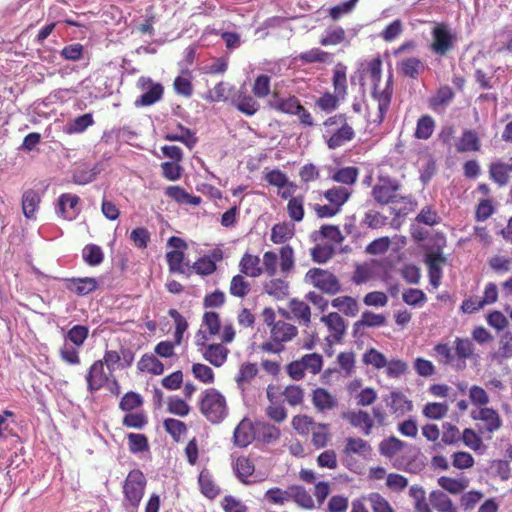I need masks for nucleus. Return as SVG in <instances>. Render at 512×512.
<instances>
[{"mask_svg": "<svg viewBox=\"0 0 512 512\" xmlns=\"http://www.w3.org/2000/svg\"><path fill=\"white\" fill-rule=\"evenodd\" d=\"M323 139L329 149H337L352 141L355 137L353 127L347 122L345 114H336L323 123Z\"/></svg>", "mask_w": 512, "mask_h": 512, "instance_id": "1", "label": "nucleus"}, {"mask_svg": "<svg viewBox=\"0 0 512 512\" xmlns=\"http://www.w3.org/2000/svg\"><path fill=\"white\" fill-rule=\"evenodd\" d=\"M199 408L205 418L213 424L221 423L228 415L226 398L215 388L202 392Z\"/></svg>", "mask_w": 512, "mask_h": 512, "instance_id": "2", "label": "nucleus"}, {"mask_svg": "<svg viewBox=\"0 0 512 512\" xmlns=\"http://www.w3.org/2000/svg\"><path fill=\"white\" fill-rule=\"evenodd\" d=\"M146 478L142 471H130L123 483V506L131 512H136L144 496Z\"/></svg>", "mask_w": 512, "mask_h": 512, "instance_id": "3", "label": "nucleus"}, {"mask_svg": "<svg viewBox=\"0 0 512 512\" xmlns=\"http://www.w3.org/2000/svg\"><path fill=\"white\" fill-rule=\"evenodd\" d=\"M430 50L438 56H445L455 47L456 32L446 23H435L431 30Z\"/></svg>", "mask_w": 512, "mask_h": 512, "instance_id": "4", "label": "nucleus"}, {"mask_svg": "<svg viewBox=\"0 0 512 512\" xmlns=\"http://www.w3.org/2000/svg\"><path fill=\"white\" fill-rule=\"evenodd\" d=\"M400 182L389 176H379L371 190L372 198L380 205L398 203L404 198L398 194Z\"/></svg>", "mask_w": 512, "mask_h": 512, "instance_id": "5", "label": "nucleus"}, {"mask_svg": "<svg viewBox=\"0 0 512 512\" xmlns=\"http://www.w3.org/2000/svg\"><path fill=\"white\" fill-rule=\"evenodd\" d=\"M305 280L329 295H335L341 291V284L338 278L328 270L311 268L306 273Z\"/></svg>", "mask_w": 512, "mask_h": 512, "instance_id": "6", "label": "nucleus"}, {"mask_svg": "<svg viewBox=\"0 0 512 512\" xmlns=\"http://www.w3.org/2000/svg\"><path fill=\"white\" fill-rule=\"evenodd\" d=\"M454 355L456 360L455 370L462 371L466 368L468 359L478 357L475 354V345L469 338L456 337L454 340Z\"/></svg>", "mask_w": 512, "mask_h": 512, "instance_id": "7", "label": "nucleus"}, {"mask_svg": "<svg viewBox=\"0 0 512 512\" xmlns=\"http://www.w3.org/2000/svg\"><path fill=\"white\" fill-rule=\"evenodd\" d=\"M138 86L147 89L135 102L137 106H150L159 101L163 95V87L159 83H152L150 78L140 77Z\"/></svg>", "mask_w": 512, "mask_h": 512, "instance_id": "8", "label": "nucleus"}, {"mask_svg": "<svg viewBox=\"0 0 512 512\" xmlns=\"http://www.w3.org/2000/svg\"><path fill=\"white\" fill-rule=\"evenodd\" d=\"M393 94L392 86V75H390L386 81V85L383 90L378 88L373 89L372 96L377 101L378 113L377 117L373 120L374 122L381 123L390 107L391 99Z\"/></svg>", "mask_w": 512, "mask_h": 512, "instance_id": "9", "label": "nucleus"}, {"mask_svg": "<svg viewBox=\"0 0 512 512\" xmlns=\"http://www.w3.org/2000/svg\"><path fill=\"white\" fill-rule=\"evenodd\" d=\"M79 196L71 193H63L58 198L57 214L65 220L72 221L80 213Z\"/></svg>", "mask_w": 512, "mask_h": 512, "instance_id": "10", "label": "nucleus"}, {"mask_svg": "<svg viewBox=\"0 0 512 512\" xmlns=\"http://www.w3.org/2000/svg\"><path fill=\"white\" fill-rule=\"evenodd\" d=\"M445 261L446 258L440 250L429 253L426 256L425 262L428 266L429 282L433 288H438L441 283L443 274L441 264L445 263Z\"/></svg>", "mask_w": 512, "mask_h": 512, "instance_id": "11", "label": "nucleus"}, {"mask_svg": "<svg viewBox=\"0 0 512 512\" xmlns=\"http://www.w3.org/2000/svg\"><path fill=\"white\" fill-rule=\"evenodd\" d=\"M255 440L263 444H274L281 436L280 429L266 421L254 422Z\"/></svg>", "mask_w": 512, "mask_h": 512, "instance_id": "12", "label": "nucleus"}, {"mask_svg": "<svg viewBox=\"0 0 512 512\" xmlns=\"http://www.w3.org/2000/svg\"><path fill=\"white\" fill-rule=\"evenodd\" d=\"M253 440H255L254 423L248 418H244L234 429L233 442L236 446L244 448Z\"/></svg>", "mask_w": 512, "mask_h": 512, "instance_id": "13", "label": "nucleus"}, {"mask_svg": "<svg viewBox=\"0 0 512 512\" xmlns=\"http://www.w3.org/2000/svg\"><path fill=\"white\" fill-rule=\"evenodd\" d=\"M88 390L93 393L101 389L107 381L102 360L95 361L86 374Z\"/></svg>", "mask_w": 512, "mask_h": 512, "instance_id": "14", "label": "nucleus"}, {"mask_svg": "<svg viewBox=\"0 0 512 512\" xmlns=\"http://www.w3.org/2000/svg\"><path fill=\"white\" fill-rule=\"evenodd\" d=\"M321 321L328 327L333 341L340 342L347 329L344 318L336 312H331L328 315L322 316Z\"/></svg>", "mask_w": 512, "mask_h": 512, "instance_id": "15", "label": "nucleus"}, {"mask_svg": "<svg viewBox=\"0 0 512 512\" xmlns=\"http://www.w3.org/2000/svg\"><path fill=\"white\" fill-rule=\"evenodd\" d=\"M66 288L78 296H86L98 288V281L93 277L65 279Z\"/></svg>", "mask_w": 512, "mask_h": 512, "instance_id": "16", "label": "nucleus"}, {"mask_svg": "<svg viewBox=\"0 0 512 512\" xmlns=\"http://www.w3.org/2000/svg\"><path fill=\"white\" fill-rule=\"evenodd\" d=\"M300 105V101L296 96L282 98L277 93H274L269 100V106L272 109L290 115H295L297 110L300 109Z\"/></svg>", "mask_w": 512, "mask_h": 512, "instance_id": "17", "label": "nucleus"}, {"mask_svg": "<svg viewBox=\"0 0 512 512\" xmlns=\"http://www.w3.org/2000/svg\"><path fill=\"white\" fill-rule=\"evenodd\" d=\"M203 358L215 367L222 366L228 355V349L222 344H209L205 349H200Z\"/></svg>", "mask_w": 512, "mask_h": 512, "instance_id": "18", "label": "nucleus"}, {"mask_svg": "<svg viewBox=\"0 0 512 512\" xmlns=\"http://www.w3.org/2000/svg\"><path fill=\"white\" fill-rule=\"evenodd\" d=\"M474 420H481L486 424V430L494 432L502 426V420L496 410L493 408L483 407L476 413H472Z\"/></svg>", "mask_w": 512, "mask_h": 512, "instance_id": "19", "label": "nucleus"}, {"mask_svg": "<svg viewBox=\"0 0 512 512\" xmlns=\"http://www.w3.org/2000/svg\"><path fill=\"white\" fill-rule=\"evenodd\" d=\"M312 403L319 411L331 410L338 405L337 398L325 388L313 390Z\"/></svg>", "mask_w": 512, "mask_h": 512, "instance_id": "20", "label": "nucleus"}, {"mask_svg": "<svg viewBox=\"0 0 512 512\" xmlns=\"http://www.w3.org/2000/svg\"><path fill=\"white\" fill-rule=\"evenodd\" d=\"M239 270L242 275L257 278L263 273L260 266V258L256 255L245 253L239 262Z\"/></svg>", "mask_w": 512, "mask_h": 512, "instance_id": "21", "label": "nucleus"}, {"mask_svg": "<svg viewBox=\"0 0 512 512\" xmlns=\"http://www.w3.org/2000/svg\"><path fill=\"white\" fill-rule=\"evenodd\" d=\"M481 143L478 134L471 129H465L456 143V150L459 153L477 152L480 150Z\"/></svg>", "mask_w": 512, "mask_h": 512, "instance_id": "22", "label": "nucleus"}, {"mask_svg": "<svg viewBox=\"0 0 512 512\" xmlns=\"http://www.w3.org/2000/svg\"><path fill=\"white\" fill-rule=\"evenodd\" d=\"M455 93L448 85L441 86L429 99V107L434 111L445 109L454 99Z\"/></svg>", "mask_w": 512, "mask_h": 512, "instance_id": "23", "label": "nucleus"}, {"mask_svg": "<svg viewBox=\"0 0 512 512\" xmlns=\"http://www.w3.org/2000/svg\"><path fill=\"white\" fill-rule=\"evenodd\" d=\"M389 398L390 402H387V405L390 407L391 412L398 417L413 409L412 402L402 392L393 391L390 393Z\"/></svg>", "mask_w": 512, "mask_h": 512, "instance_id": "24", "label": "nucleus"}, {"mask_svg": "<svg viewBox=\"0 0 512 512\" xmlns=\"http://www.w3.org/2000/svg\"><path fill=\"white\" fill-rule=\"evenodd\" d=\"M100 172L101 169L99 164H95L93 166L82 164L74 170L73 182L78 185H86L93 182Z\"/></svg>", "mask_w": 512, "mask_h": 512, "instance_id": "25", "label": "nucleus"}, {"mask_svg": "<svg viewBox=\"0 0 512 512\" xmlns=\"http://www.w3.org/2000/svg\"><path fill=\"white\" fill-rule=\"evenodd\" d=\"M324 198L341 211V207L349 200L351 190L344 186H334L323 193Z\"/></svg>", "mask_w": 512, "mask_h": 512, "instance_id": "26", "label": "nucleus"}, {"mask_svg": "<svg viewBox=\"0 0 512 512\" xmlns=\"http://www.w3.org/2000/svg\"><path fill=\"white\" fill-rule=\"evenodd\" d=\"M297 335V328L285 321H277L271 329V338L281 343L292 340Z\"/></svg>", "mask_w": 512, "mask_h": 512, "instance_id": "27", "label": "nucleus"}, {"mask_svg": "<svg viewBox=\"0 0 512 512\" xmlns=\"http://www.w3.org/2000/svg\"><path fill=\"white\" fill-rule=\"evenodd\" d=\"M93 124V115L91 113H86L70 119L64 126V132L69 135L83 133Z\"/></svg>", "mask_w": 512, "mask_h": 512, "instance_id": "28", "label": "nucleus"}, {"mask_svg": "<svg viewBox=\"0 0 512 512\" xmlns=\"http://www.w3.org/2000/svg\"><path fill=\"white\" fill-rule=\"evenodd\" d=\"M59 55L61 58L73 62L85 60L83 63L84 67H87L89 64V58L86 57L85 48L80 43H72L64 46L59 52Z\"/></svg>", "mask_w": 512, "mask_h": 512, "instance_id": "29", "label": "nucleus"}, {"mask_svg": "<svg viewBox=\"0 0 512 512\" xmlns=\"http://www.w3.org/2000/svg\"><path fill=\"white\" fill-rule=\"evenodd\" d=\"M387 319L382 314H376L371 311H364L360 320L353 325V333L356 335L362 327H382L386 324Z\"/></svg>", "mask_w": 512, "mask_h": 512, "instance_id": "30", "label": "nucleus"}, {"mask_svg": "<svg viewBox=\"0 0 512 512\" xmlns=\"http://www.w3.org/2000/svg\"><path fill=\"white\" fill-rule=\"evenodd\" d=\"M509 172L508 164L500 160L494 161L489 165V178L500 187L507 185L509 182Z\"/></svg>", "mask_w": 512, "mask_h": 512, "instance_id": "31", "label": "nucleus"}, {"mask_svg": "<svg viewBox=\"0 0 512 512\" xmlns=\"http://www.w3.org/2000/svg\"><path fill=\"white\" fill-rule=\"evenodd\" d=\"M347 67L343 63L339 62L335 65L333 70V87L334 93L337 96L344 97L347 93Z\"/></svg>", "mask_w": 512, "mask_h": 512, "instance_id": "32", "label": "nucleus"}, {"mask_svg": "<svg viewBox=\"0 0 512 512\" xmlns=\"http://www.w3.org/2000/svg\"><path fill=\"white\" fill-rule=\"evenodd\" d=\"M40 196L35 190H27L22 196V210L27 219H34L38 210Z\"/></svg>", "mask_w": 512, "mask_h": 512, "instance_id": "33", "label": "nucleus"}, {"mask_svg": "<svg viewBox=\"0 0 512 512\" xmlns=\"http://www.w3.org/2000/svg\"><path fill=\"white\" fill-rule=\"evenodd\" d=\"M346 418L352 426L361 428L365 435H369L371 433L373 420L366 411L359 410L357 412H349L346 415Z\"/></svg>", "mask_w": 512, "mask_h": 512, "instance_id": "34", "label": "nucleus"}, {"mask_svg": "<svg viewBox=\"0 0 512 512\" xmlns=\"http://www.w3.org/2000/svg\"><path fill=\"white\" fill-rule=\"evenodd\" d=\"M290 501L305 509L314 508V501L310 493L300 485L290 486Z\"/></svg>", "mask_w": 512, "mask_h": 512, "instance_id": "35", "label": "nucleus"}, {"mask_svg": "<svg viewBox=\"0 0 512 512\" xmlns=\"http://www.w3.org/2000/svg\"><path fill=\"white\" fill-rule=\"evenodd\" d=\"M429 498L431 505L438 512H458L452 500L442 491H432Z\"/></svg>", "mask_w": 512, "mask_h": 512, "instance_id": "36", "label": "nucleus"}, {"mask_svg": "<svg viewBox=\"0 0 512 512\" xmlns=\"http://www.w3.org/2000/svg\"><path fill=\"white\" fill-rule=\"evenodd\" d=\"M295 60L300 61L302 64L315 62L326 63L331 62L332 55L319 48H312L308 51L300 53L298 56L295 57Z\"/></svg>", "mask_w": 512, "mask_h": 512, "instance_id": "37", "label": "nucleus"}, {"mask_svg": "<svg viewBox=\"0 0 512 512\" xmlns=\"http://www.w3.org/2000/svg\"><path fill=\"white\" fill-rule=\"evenodd\" d=\"M178 130V132L167 133L164 138L168 141H179L192 149L197 143L195 134L189 128L180 124L178 125Z\"/></svg>", "mask_w": 512, "mask_h": 512, "instance_id": "38", "label": "nucleus"}, {"mask_svg": "<svg viewBox=\"0 0 512 512\" xmlns=\"http://www.w3.org/2000/svg\"><path fill=\"white\" fill-rule=\"evenodd\" d=\"M331 305L334 308L339 309L341 312H343L346 316L349 317H354L359 312L358 302L356 301V299L350 296H340L334 298L331 302Z\"/></svg>", "mask_w": 512, "mask_h": 512, "instance_id": "39", "label": "nucleus"}, {"mask_svg": "<svg viewBox=\"0 0 512 512\" xmlns=\"http://www.w3.org/2000/svg\"><path fill=\"white\" fill-rule=\"evenodd\" d=\"M399 69L404 76L416 79L424 71V65L420 59L409 57L399 63Z\"/></svg>", "mask_w": 512, "mask_h": 512, "instance_id": "40", "label": "nucleus"}, {"mask_svg": "<svg viewBox=\"0 0 512 512\" xmlns=\"http://www.w3.org/2000/svg\"><path fill=\"white\" fill-rule=\"evenodd\" d=\"M251 291V283L247 281L242 274H237L232 277L229 293L237 298H245Z\"/></svg>", "mask_w": 512, "mask_h": 512, "instance_id": "41", "label": "nucleus"}, {"mask_svg": "<svg viewBox=\"0 0 512 512\" xmlns=\"http://www.w3.org/2000/svg\"><path fill=\"white\" fill-rule=\"evenodd\" d=\"M405 446V442L398 439L395 436H390L384 440H382L379 444V452L381 455L392 458L398 452H400Z\"/></svg>", "mask_w": 512, "mask_h": 512, "instance_id": "42", "label": "nucleus"}, {"mask_svg": "<svg viewBox=\"0 0 512 512\" xmlns=\"http://www.w3.org/2000/svg\"><path fill=\"white\" fill-rule=\"evenodd\" d=\"M312 237L315 241L321 237L323 239H328L335 244H341L344 240V236L342 235L339 227L335 225H322L318 231L313 232Z\"/></svg>", "mask_w": 512, "mask_h": 512, "instance_id": "43", "label": "nucleus"}, {"mask_svg": "<svg viewBox=\"0 0 512 512\" xmlns=\"http://www.w3.org/2000/svg\"><path fill=\"white\" fill-rule=\"evenodd\" d=\"M138 368L141 371L148 372L153 375H161L164 372L163 363L154 355L145 354L138 362Z\"/></svg>", "mask_w": 512, "mask_h": 512, "instance_id": "44", "label": "nucleus"}, {"mask_svg": "<svg viewBox=\"0 0 512 512\" xmlns=\"http://www.w3.org/2000/svg\"><path fill=\"white\" fill-rule=\"evenodd\" d=\"M359 170L356 167L348 166L336 170L330 178L344 185H353L358 178Z\"/></svg>", "mask_w": 512, "mask_h": 512, "instance_id": "45", "label": "nucleus"}, {"mask_svg": "<svg viewBox=\"0 0 512 512\" xmlns=\"http://www.w3.org/2000/svg\"><path fill=\"white\" fill-rule=\"evenodd\" d=\"M201 492L209 499H214L220 493L219 487L214 483L212 476L207 471H202L198 478Z\"/></svg>", "mask_w": 512, "mask_h": 512, "instance_id": "46", "label": "nucleus"}, {"mask_svg": "<svg viewBox=\"0 0 512 512\" xmlns=\"http://www.w3.org/2000/svg\"><path fill=\"white\" fill-rule=\"evenodd\" d=\"M387 223L388 217L373 209L366 211L361 221L362 225L373 230L381 229Z\"/></svg>", "mask_w": 512, "mask_h": 512, "instance_id": "47", "label": "nucleus"}, {"mask_svg": "<svg viewBox=\"0 0 512 512\" xmlns=\"http://www.w3.org/2000/svg\"><path fill=\"white\" fill-rule=\"evenodd\" d=\"M434 128V119L430 115H423L417 121L414 136L417 139L427 140L433 134Z\"/></svg>", "mask_w": 512, "mask_h": 512, "instance_id": "48", "label": "nucleus"}, {"mask_svg": "<svg viewBox=\"0 0 512 512\" xmlns=\"http://www.w3.org/2000/svg\"><path fill=\"white\" fill-rule=\"evenodd\" d=\"M264 290L267 294L276 299H284L289 294L287 282L281 279H271L264 283Z\"/></svg>", "mask_w": 512, "mask_h": 512, "instance_id": "49", "label": "nucleus"}, {"mask_svg": "<svg viewBox=\"0 0 512 512\" xmlns=\"http://www.w3.org/2000/svg\"><path fill=\"white\" fill-rule=\"evenodd\" d=\"M166 260L169 266V271L172 273L187 274L188 264H184V252L172 250L166 253Z\"/></svg>", "mask_w": 512, "mask_h": 512, "instance_id": "50", "label": "nucleus"}, {"mask_svg": "<svg viewBox=\"0 0 512 512\" xmlns=\"http://www.w3.org/2000/svg\"><path fill=\"white\" fill-rule=\"evenodd\" d=\"M409 495L414 500L416 512H432L429 503L426 500V493L423 487L413 485L409 489Z\"/></svg>", "mask_w": 512, "mask_h": 512, "instance_id": "51", "label": "nucleus"}, {"mask_svg": "<svg viewBox=\"0 0 512 512\" xmlns=\"http://www.w3.org/2000/svg\"><path fill=\"white\" fill-rule=\"evenodd\" d=\"M263 499L270 504L282 506L290 501V486L286 490L279 487L270 488L265 492Z\"/></svg>", "mask_w": 512, "mask_h": 512, "instance_id": "52", "label": "nucleus"}, {"mask_svg": "<svg viewBox=\"0 0 512 512\" xmlns=\"http://www.w3.org/2000/svg\"><path fill=\"white\" fill-rule=\"evenodd\" d=\"M83 260L89 266H98L104 260V254L100 246L96 244H88L82 250Z\"/></svg>", "mask_w": 512, "mask_h": 512, "instance_id": "53", "label": "nucleus"}, {"mask_svg": "<svg viewBox=\"0 0 512 512\" xmlns=\"http://www.w3.org/2000/svg\"><path fill=\"white\" fill-rule=\"evenodd\" d=\"M236 108L247 116L254 115L259 110V103L252 97L247 95H239L233 100Z\"/></svg>", "mask_w": 512, "mask_h": 512, "instance_id": "54", "label": "nucleus"}, {"mask_svg": "<svg viewBox=\"0 0 512 512\" xmlns=\"http://www.w3.org/2000/svg\"><path fill=\"white\" fill-rule=\"evenodd\" d=\"M232 90L233 86L222 81L207 93L205 99L210 102L227 101Z\"/></svg>", "mask_w": 512, "mask_h": 512, "instance_id": "55", "label": "nucleus"}, {"mask_svg": "<svg viewBox=\"0 0 512 512\" xmlns=\"http://www.w3.org/2000/svg\"><path fill=\"white\" fill-rule=\"evenodd\" d=\"M435 355L439 363L455 369L456 360L452 348L447 343H438L434 346Z\"/></svg>", "mask_w": 512, "mask_h": 512, "instance_id": "56", "label": "nucleus"}, {"mask_svg": "<svg viewBox=\"0 0 512 512\" xmlns=\"http://www.w3.org/2000/svg\"><path fill=\"white\" fill-rule=\"evenodd\" d=\"M363 72L370 77L373 89L378 88L382 72V61L380 58H373L366 62L363 65Z\"/></svg>", "mask_w": 512, "mask_h": 512, "instance_id": "57", "label": "nucleus"}, {"mask_svg": "<svg viewBox=\"0 0 512 512\" xmlns=\"http://www.w3.org/2000/svg\"><path fill=\"white\" fill-rule=\"evenodd\" d=\"M287 213L289 217L295 221L300 222L304 218V196L299 195L291 197L287 204Z\"/></svg>", "mask_w": 512, "mask_h": 512, "instance_id": "58", "label": "nucleus"}, {"mask_svg": "<svg viewBox=\"0 0 512 512\" xmlns=\"http://www.w3.org/2000/svg\"><path fill=\"white\" fill-rule=\"evenodd\" d=\"M290 310L300 323H303L304 325H308L310 323L311 311L310 307L305 302L297 299L291 300Z\"/></svg>", "mask_w": 512, "mask_h": 512, "instance_id": "59", "label": "nucleus"}, {"mask_svg": "<svg viewBox=\"0 0 512 512\" xmlns=\"http://www.w3.org/2000/svg\"><path fill=\"white\" fill-rule=\"evenodd\" d=\"M192 270L199 275L207 276L216 270V264L209 257L204 256L199 258L192 266H188L187 275H190Z\"/></svg>", "mask_w": 512, "mask_h": 512, "instance_id": "60", "label": "nucleus"}, {"mask_svg": "<svg viewBox=\"0 0 512 512\" xmlns=\"http://www.w3.org/2000/svg\"><path fill=\"white\" fill-rule=\"evenodd\" d=\"M89 330L84 325L73 326L65 336V342L72 343L76 347L83 345L88 337Z\"/></svg>", "mask_w": 512, "mask_h": 512, "instance_id": "61", "label": "nucleus"}, {"mask_svg": "<svg viewBox=\"0 0 512 512\" xmlns=\"http://www.w3.org/2000/svg\"><path fill=\"white\" fill-rule=\"evenodd\" d=\"M403 301L412 307H422L427 302L426 294L416 288H409L402 294Z\"/></svg>", "mask_w": 512, "mask_h": 512, "instance_id": "62", "label": "nucleus"}, {"mask_svg": "<svg viewBox=\"0 0 512 512\" xmlns=\"http://www.w3.org/2000/svg\"><path fill=\"white\" fill-rule=\"evenodd\" d=\"M372 512H395L389 501L380 493L373 492L367 496Z\"/></svg>", "mask_w": 512, "mask_h": 512, "instance_id": "63", "label": "nucleus"}, {"mask_svg": "<svg viewBox=\"0 0 512 512\" xmlns=\"http://www.w3.org/2000/svg\"><path fill=\"white\" fill-rule=\"evenodd\" d=\"M335 249L332 245L329 244H317L311 250L312 260L316 263L324 264L328 262L334 255Z\"/></svg>", "mask_w": 512, "mask_h": 512, "instance_id": "64", "label": "nucleus"}]
</instances>
